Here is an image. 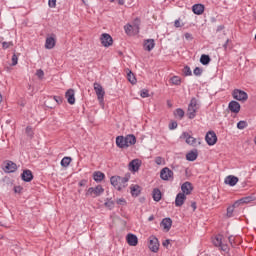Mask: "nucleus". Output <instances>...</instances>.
Here are the masks:
<instances>
[{"instance_id": "nucleus-54", "label": "nucleus", "mask_w": 256, "mask_h": 256, "mask_svg": "<svg viewBox=\"0 0 256 256\" xmlns=\"http://www.w3.org/2000/svg\"><path fill=\"white\" fill-rule=\"evenodd\" d=\"M184 37L187 41H193V35L189 32L185 33Z\"/></svg>"}, {"instance_id": "nucleus-14", "label": "nucleus", "mask_w": 256, "mask_h": 256, "mask_svg": "<svg viewBox=\"0 0 256 256\" xmlns=\"http://www.w3.org/2000/svg\"><path fill=\"white\" fill-rule=\"evenodd\" d=\"M225 185H229L230 187H235L237 183H239V178L233 175H229L224 180Z\"/></svg>"}, {"instance_id": "nucleus-11", "label": "nucleus", "mask_w": 256, "mask_h": 256, "mask_svg": "<svg viewBox=\"0 0 256 256\" xmlns=\"http://www.w3.org/2000/svg\"><path fill=\"white\" fill-rule=\"evenodd\" d=\"M126 241L130 247H137L139 238H137V235L129 233L126 236Z\"/></svg>"}, {"instance_id": "nucleus-21", "label": "nucleus", "mask_w": 256, "mask_h": 256, "mask_svg": "<svg viewBox=\"0 0 256 256\" xmlns=\"http://www.w3.org/2000/svg\"><path fill=\"white\" fill-rule=\"evenodd\" d=\"M144 51H153V49H155V40L153 39H147L144 40Z\"/></svg>"}, {"instance_id": "nucleus-39", "label": "nucleus", "mask_w": 256, "mask_h": 256, "mask_svg": "<svg viewBox=\"0 0 256 256\" xmlns=\"http://www.w3.org/2000/svg\"><path fill=\"white\" fill-rule=\"evenodd\" d=\"M172 85H181V77L179 76H173L171 79H170Z\"/></svg>"}, {"instance_id": "nucleus-44", "label": "nucleus", "mask_w": 256, "mask_h": 256, "mask_svg": "<svg viewBox=\"0 0 256 256\" xmlns=\"http://www.w3.org/2000/svg\"><path fill=\"white\" fill-rule=\"evenodd\" d=\"M235 204H233V206H229L227 208V217H233V211H235Z\"/></svg>"}, {"instance_id": "nucleus-26", "label": "nucleus", "mask_w": 256, "mask_h": 256, "mask_svg": "<svg viewBox=\"0 0 256 256\" xmlns=\"http://www.w3.org/2000/svg\"><path fill=\"white\" fill-rule=\"evenodd\" d=\"M56 40L54 36H50L46 38L45 49H53L55 47Z\"/></svg>"}, {"instance_id": "nucleus-42", "label": "nucleus", "mask_w": 256, "mask_h": 256, "mask_svg": "<svg viewBox=\"0 0 256 256\" xmlns=\"http://www.w3.org/2000/svg\"><path fill=\"white\" fill-rule=\"evenodd\" d=\"M247 125V121L241 120L237 123V128L243 130L246 129Z\"/></svg>"}, {"instance_id": "nucleus-59", "label": "nucleus", "mask_w": 256, "mask_h": 256, "mask_svg": "<svg viewBox=\"0 0 256 256\" xmlns=\"http://www.w3.org/2000/svg\"><path fill=\"white\" fill-rule=\"evenodd\" d=\"M174 27H177V28L181 27V21L175 20Z\"/></svg>"}, {"instance_id": "nucleus-28", "label": "nucleus", "mask_w": 256, "mask_h": 256, "mask_svg": "<svg viewBox=\"0 0 256 256\" xmlns=\"http://www.w3.org/2000/svg\"><path fill=\"white\" fill-rule=\"evenodd\" d=\"M110 183L113 187L117 189V191H121V184L119 182V176H112L110 178Z\"/></svg>"}, {"instance_id": "nucleus-17", "label": "nucleus", "mask_w": 256, "mask_h": 256, "mask_svg": "<svg viewBox=\"0 0 256 256\" xmlns=\"http://www.w3.org/2000/svg\"><path fill=\"white\" fill-rule=\"evenodd\" d=\"M181 191L184 195H191L193 184H191V182H184L181 186Z\"/></svg>"}, {"instance_id": "nucleus-34", "label": "nucleus", "mask_w": 256, "mask_h": 256, "mask_svg": "<svg viewBox=\"0 0 256 256\" xmlns=\"http://www.w3.org/2000/svg\"><path fill=\"white\" fill-rule=\"evenodd\" d=\"M132 197H139L141 195V187L139 185H134L130 187Z\"/></svg>"}, {"instance_id": "nucleus-29", "label": "nucleus", "mask_w": 256, "mask_h": 256, "mask_svg": "<svg viewBox=\"0 0 256 256\" xmlns=\"http://www.w3.org/2000/svg\"><path fill=\"white\" fill-rule=\"evenodd\" d=\"M197 157H199V153L197 152V150H191L186 154L187 161H196Z\"/></svg>"}, {"instance_id": "nucleus-61", "label": "nucleus", "mask_w": 256, "mask_h": 256, "mask_svg": "<svg viewBox=\"0 0 256 256\" xmlns=\"http://www.w3.org/2000/svg\"><path fill=\"white\" fill-rule=\"evenodd\" d=\"M191 207H192L193 211H195L197 209V203L196 202H192L191 203Z\"/></svg>"}, {"instance_id": "nucleus-25", "label": "nucleus", "mask_w": 256, "mask_h": 256, "mask_svg": "<svg viewBox=\"0 0 256 256\" xmlns=\"http://www.w3.org/2000/svg\"><path fill=\"white\" fill-rule=\"evenodd\" d=\"M124 138L126 139L127 147H131V145H135V143H137V138L133 134H128Z\"/></svg>"}, {"instance_id": "nucleus-43", "label": "nucleus", "mask_w": 256, "mask_h": 256, "mask_svg": "<svg viewBox=\"0 0 256 256\" xmlns=\"http://www.w3.org/2000/svg\"><path fill=\"white\" fill-rule=\"evenodd\" d=\"M105 207H107V209H114L115 207V202L113 200H107L105 203H104Z\"/></svg>"}, {"instance_id": "nucleus-56", "label": "nucleus", "mask_w": 256, "mask_h": 256, "mask_svg": "<svg viewBox=\"0 0 256 256\" xmlns=\"http://www.w3.org/2000/svg\"><path fill=\"white\" fill-rule=\"evenodd\" d=\"M169 129L173 130V129H177V122H172L169 124Z\"/></svg>"}, {"instance_id": "nucleus-7", "label": "nucleus", "mask_w": 256, "mask_h": 256, "mask_svg": "<svg viewBox=\"0 0 256 256\" xmlns=\"http://www.w3.org/2000/svg\"><path fill=\"white\" fill-rule=\"evenodd\" d=\"M149 249L152 253H157L159 251V239L155 236H150Z\"/></svg>"}, {"instance_id": "nucleus-62", "label": "nucleus", "mask_w": 256, "mask_h": 256, "mask_svg": "<svg viewBox=\"0 0 256 256\" xmlns=\"http://www.w3.org/2000/svg\"><path fill=\"white\" fill-rule=\"evenodd\" d=\"M227 45H229V39H227L226 42L223 44L224 49H227Z\"/></svg>"}, {"instance_id": "nucleus-1", "label": "nucleus", "mask_w": 256, "mask_h": 256, "mask_svg": "<svg viewBox=\"0 0 256 256\" xmlns=\"http://www.w3.org/2000/svg\"><path fill=\"white\" fill-rule=\"evenodd\" d=\"M197 109H199V107H197V98H192L187 109L188 118L195 119V117H197Z\"/></svg>"}, {"instance_id": "nucleus-51", "label": "nucleus", "mask_w": 256, "mask_h": 256, "mask_svg": "<svg viewBox=\"0 0 256 256\" xmlns=\"http://www.w3.org/2000/svg\"><path fill=\"white\" fill-rule=\"evenodd\" d=\"M53 99L58 105H61V103H63V97L61 96H54Z\"/></svg>"}, {"instance_id": "nucleus-23", "label": "nucleus", "mask_w": 256, "mask_h": 256, "mask_svg": "<svg viewBox=\"0 0 256 256\" xmlns=\"http://www.w3.org/2000/svg\"><path fill=\"white\" fill-rule=\"evenodd\" d=\"M192 11H193L194 15H203V12L205 11V5L194 4L192 6Z\"/></svg>"}, {"instance_id": "nucleus-37", "label": "nucleus", "mask_w": 256, "mask_h": 256, "mask_svg": "<svg viewBox=\"0 0 256 256\" xmlns=\"http://www.w3.org/2000/svg\"><path fill=\"white\" fill-rule=\"evenodd\" d=\"M124 31H125L126 35H137V33H135V31H133V26L130 24H127L124 26Z\"/></svg>"}, {"instance_id": "nucleus-20", "label": "nucleus", "mask_w": 256, "mask_h": 256, "mask_svg": "<svg viewBox=\"0 0 256 256\" xmlns=\"http://www.w3.org/2000/svg\"><path fill=\"white\" fill-rule=\"evenodd\" d=\"M180 139H186V143L188 145H195V143H197V139L189 135L187 132H183L182 135L180 136Z\"/></svg>"}, {"instance_id": "nucleus-58", "label": "nucleus", "mask_w": 256, "mask_h": 256, "mask_svg": "<svg viewBox=\"0 0 256 256\" xmlns=\"http://www.w3.org/2000/svg\"><path fill=\"white\" fill-rule=\"evenodd\" d=\"M171 243V241L169 239L165 240L162 245L163 247H169V244Z\"/></svg>"}, {"instance_id": "nucleus-33", "label": "nucleus", "mask_w": 256, "mask_h": 256, "mask_svg": "<svg viewBox=\"0 0 256 256\" xmlns=\"http://www.w3.org/2000/svg\"><path fill=\"white\" fill-rule=\"evenodd\" d=\"M126 73H127V79L129 83H131L132 85H135L137 83V78L135 77V74H133V72L129 69H126Z\"/></svg>"}, {"instance_id": "nucleus-52", "label": "nucleus", "mask_w": 256, "mask_h": 256, "mask_svg": "<svg viewBox=\"0 0 256 256\" xmlns=\"http://www.w3.org/2000/svg\"><path fill=\"white\" fill-rule=\"evenodd\" d=\"M117 205H127V200L125 198H120L116 200Z\"/></svg>"}, {"instance_id": "nucleus-40", "label": "nucleus", "mask_w": 256, "mask_h": 256, "mask_svg": "<svg viewBox=\"0 0 256 256\" xmlns=\"http://www.w3.org/2000/svg\"><path fill=\"white\" fill-rule=\"evenodd\" d=\"M183 74L185 75V77H191V75H193V72L191 71V67L185 66L183 68Z\"/></svg>"}, {"instance_id": "nucleus-9", "label": "nucleus", "mask_w": 256, "mask_h": 256, "mask_svg": "<svg viewBox=\"0 0 256 256\" xmlns=\"http://www.w3.org/2000/svg\"><path fill=\"white\" fill-rule=\"evenodd\" d=\"M253 201H256V197L251 195V196H246V197H243L239 200H237L235 203H234V207H239L240 205H244V204H247V203H251Z\"/></svg>"}, {"instance_id": "nucleus-24", "label": "nucleus", "mask_w": 256, "mask_h": 256, "mask_svg": "<svg viewBox=\"0 0 256 256\" xmlns=\"http://www.w3.org/2000/svg\"><path fill=\"white\" fill-rule=\"evenodd\" d=\"M172 225H173V220H171V218H164L161 221V226L165 229V231H171Z\"/></svg>"}, {"instance_id": "nucleus-8", "label": "nucleus", "mask_w": 256, "mask_h": 256, "mask_svg": "<svg viewBox=\"0 0 256 256\" xmlns=\"http://www.w3.org/2000/svg\"><path fill=\"white\" fill-rule=\"evenodd\" d=\"M205 141L210 146L215 145V143H217V134H215V131H208L205 136Z\"/></svg>"}, {"instance_id": "nucleus-36", "label": "nucleus", "mask_w": 256, "mask_h": 256, "mask_svg": "<svg viewBox=\"0 0 256 256\" xmlns=\"http://www.w3.org/2000/svg\"><path fill=\"white\" fill-rule=\"evenodd\" d=\"M200 63L202 65H209V63H211V57L209 55L202 54L200 57Z\"/></svg>"}, {"instance_id": "nucleus-27", "label": "nucleus", "mask_w": 256, "mask_h": 256, "mask_svg": "<svg viewBox=\"0 0 256 256\" xmlns=\"http://www.w3.org/2000/svg\"><path fill=\"white\" fill-rule=\"evenodd\" d=\"M5 169L8 173H15L17 171V164L13 161H8Z\"/></svg>"}, {"instance_id": "nucleus-2", "label": "nucleus", "mask_w": 256, "mask_h": 256, "mask_svg": "<svg viewBox=\"0 0 256 256\" xmlns=\"http://www.w3.org/2000/svg\"><path fill=\"white\" fill-rule=\"evenodd\" d=\"M105 193V189L101 185H97L96 187H90L87 192L86 196H93V197H99Z\"/></svg>"}, {"instance_id": "nucleus-57", "label": "nucleus", "mask_w": 256, "mask_h": 256, "mask_svg": "<svg viewBox=\"0 0 256 256\" xmlns=\"http://www.w3.org/2000/svg\"><path fill=\"white\" fill-rule=\"evenodd\" d=\"M85 185H87V180L83 179L79 182L80 187H85Z\"/></svg>"}, {"instance_id": "nucleus-18", "label": "nucleus", "mask_w": 256, "mask_h": 256, "mask_svg": "<svg viewBox=\"0 0 256 256\" xmlns=\"http://www.w3.org/2000/svg\"><path fill=\"white\" fill-rule=\"evenodd\" d=\"M65 97L70 105H75V90L68 89L65 93Z\"/></svg>"}, {"instance_id": "nucleus-32", "label": "nucleus", "mask_w": 256, "mask_h": 256, "mask_svg": "<svg viewBox=\"0 0 256 256\" xmlns=\"http://www.w3.org/2000/svg\"><path fill=\"white\" fill-rule=\"evenodd\" d=\"M172 171L178 175V177L185 172V167L183 165L174 164L172 165Z\"/></svg>"}, {"instance_id": "nucleus-30", "label": "nucleus", "mask_w": 256, "mask_h": 256, "mask_svg": "<svg viewBox=\"0 0 256 256\" xmlns=\"http://www.w3.org/2000/svg\"><path fill=\"white\" fill-rule=\"evenodd\" d=\"M152 197H153L154 201L159 203V201H161V197H162L161 190L159 188H154L152 191Z\"/></svg>"}, {"instance_id": "nucleus-35", "label": "nucleus", "mask_w": 256, "mask_h": 256, "mask_svg": "<svg viewBox=\"0 0 256 256\" xmlns=\"http://www.w3.org/2000/svg\"><path fill=\"white\" fill-rule=\"evenodd\" d=\"M141 27V20H139V18H136L134 21H133V25H132V29L134 31V33H139V29Z\"/></svg>"}, {"instance_id": "nucleus-12", "label": "nucleus", "mask_w": 256, "mask_h": 256, "mask_svg": "<svg viewBox=\"0 0 256 256\" xmlns=\"http://www.w3.org/2000/svg\"><path fill=\"white\" fill-rule=\"evenodd\" d=\"M228 109L231 111V113H239V111H241V104L235 100H232L228 104Z\"/></svg>"}, {"instance_id": "nucleus-6", "label": "nucleus", "mask_w": 256, "mask_h": 256, "mask_svg": "<svg viewBox=\"0 0 256 256\" xmlns=\"http://www.w3.org/2000/svg\"><path fill=\"white\" fill-rule=\"evenodd\" d=\"M213 245L215 247H220L221 251H227V249H228L227 244H223V236L222 235H217L213 239Z\"/></svg>"}, {"instance_id": "nucleus-64", "label": "nucleus", "mask_w": 256, "mask_h": 256, "mask_svg": "<svg viewBox=\"0 0 256 256\" xmlns=\"http://www.w3.org/2000/svg\"><path fill=\"white\" fill-rule=\"evenodd\" d=\"M155 217L153 215L149 216L148 221H153Z\"/></svg>"}, {"instance_id": "nucleus-16", "label": "nucleus", "mask_w": 256, "mask_h": 256, "mask_svg": "<svg viewBox=\"0 0 256 256\" xmlns=\"http://www.w3.org/2000/svg\"><path fill=\"white\" fill-rule=\"evenodd\" d=\"M128 167L130 171H132L133 173H137V171H139V168L141 167V161H139V159H134L129 163Z\"/></svg>"}, {"instance_id": "nucleus-19", "label": "nucleus", "mask_w": 256, "mask_h": 256, "mask_svg": "<svg viewBox=\"0 0 256 256\" xmlns=\"http://www.w3.org/2000/svg\"><path fill=\"white\" fill-rule=\"evenodd\" d=\"M22 181H25V183H31L33 181V172L31 170H24L21 174Z\"/></svg>"}, {"instance_id": "nucleus-45", "label": "nucleus", "mask_w": 256, "mask_h": 256, "mask_svg": "<svg viewBox=\"0 0 256 256\" xmlns=\"http://www.w3.org/2000/svg\"><path fill=\"white\" fill-rule=\"evenodd\" d=\"M193 74L196 76V77H201V75H203V69L202 68H199V67H196L193 71Z\"/></svg>"}, {"instance_id": "nucleus-55", "label": "nucleus", "mask_w": 256, "mask_h": 256, "mask_svg": "<svg viewBox=\"0 0 256 256\" xmlns=\"http://www.w3.org/2000/svg\"><path fill=\"white\" fill-rule=\"evenodd\" d=\"M11 45H12L11 42H2L3 49H9V47H11Z\"/></svg>"}, {"instance_id": "nucleus-53", "label": "nucleus", "mask_w": 256, "mask_h": 256, "mask_svg": "<svg viewBox=\"0 0 256 256\" xmlns=\"http://www.w3.org/2000/svg\"><path fill=\"white\" fill-rule=\"evenodd\" d=\"M156 165H163V158L161 156H158L155 158Z\"/></svg>"}, {"instance_id": "nucleus-47", "label": "nucleus", "mask_w": 256, "mask_h": 256, "mask_svg": "<svg viewBox=\"0 0 256 256\" xmlns=\"http://www.w3.org/2000/svg\"><path fill=\"white\" fill-rule=\"evenodd\" d=\"M18 61H19V56H17V54H13L12 55V67H15V65H17V63H18Z\"/></svg>"}, {"instance_id": "nucleus-60", "label": "nucleus", "mask_w": 256, "mask_h": 256, "mask_svg": "<svg viewBox=\"0 0 256 256\" xmlns=\"http://www.w3.org/2000/svg\"><path fill=\"white\" fill-rule=\"evenodd\" d=\"M228 240L231 245H233V243H235V239L233 238V236L228 237Z\"/></svg>"}, {"instance_id": "nucleus-49", "label": "nucleus", "mask_w": 256, "mask_h": 256, "mask_svg": "<svg viewBox=\"0 0 256 256\" xmlns=\"http://www.w3.org/2000/svg\"><path fill=\"white\" fill-rule=\"evenodd\" d=\"M26 134H27L28 137H30V139H32V137H33V135H34V133H33V128L27 126V127H26Z\"/></svg>"}, {"instance_id": "nucleus-5", "label": "nucleus", "mask_w": 256, "mask_h": 256, "mask_svg": "<svg viewBox=\"0 0 256 256\" xmlns=\"http://www.w3.org/2000/svg\"><path fill=\"white\" fill-rule=\"evenodd\" d=\"M100 41L103 47H111V45H113V37L108 33H103L100 37Z\"/></svg>"}, {"instance_id": "nucleus-3", "label": "nucleus", "mask_w": 256, "mask_h": 256, "mask_svg": "<svg viewBox=\"0 0 256 256\" xmlns=\"http://www.w3.org/2000/svg\"><path fill=\"white\" fill-rule=\"evenodd\" d=\"M232 97L233 99H236V101H247V99H249L247 92L241 89H234L232 92Z\"/></svg>"}, {"instance_id": "nucleus-13", "label": "nucleus", "mask_w": 256, "mask_h": 256, "mask_svg": "<svg viewBox=\"0 0 256 256\" xmlns=\"http://www.w3.org/2000/svg\"><path fill=\"white\" fill-rule=\"evenodd\" d=\"M187 199V196L184 193H178L176 195V199H175V206L176 207H183L185 201Z\"/></svg>"}, {"instance_id": "nucleus-46", "label": "nucleus", "mask_w": 256, "mask_h": 256, "mask_svg": "<svg viewBox=\"0 0 256 256\" xmlns=\"http://www.w3.org/2000/svg\"><path fill=\"white\" fill-rule=\"evenodd\" d=\"M140 97H142L143 99H146L147 97H149V90H147V89L141 90Z\"/></svg>"}, {"instance_id": "nucleus-48", "label": "nucleus", "mask_w": 256, "mask_h": 256, "mask_svg": "<svg viewBox=\"0 0 256 256\" xmlns=\"http://www.w3.org/2000/svg\"><path fill=\"white\" fill-rule=\"evenodd\" d=\"M36 76L38 77V79H43L45 77V72L42 69H38L36 71Z\"/></svg>"}, {"instance_id": "nucleus-38", "label": "nucleus", "mask_w": 256, "mask_h": 256, "mask_svg": "<svg viewBox=\"0 0 256 256\" xmlns=\"http://www.w3.org/2000/svg\"><path fill=\"white\" fill-rule=\"evenodd\" d=\"M71 161H72L71 157H64V158L61 160L60 165H61L62 167H69V165H71Z\"/></svg>"}, {"instance_id": "nucleus-15", "label": "nucleus", "mask_w": 256, "mask_h": 256, "mask_svg": "<svg viewBox=\"0 0 256 256\" xmlns=\"http://www.w3.org/2000/svg\"><path fill=\"white\" fill-rule=\"evenodd\" d=\"M129 179H131V174L127 173L124 177L118 176V181L120 182V191L127 187V183H129Z\"/></svg>"}, {"instance_id": "nucleus-63", "label": "nucleus", "mask_w": 256, "mask_h": 256, "mask_svg": "<svg viewBox=\"0 0 256 256\" xmlns=\"http://www.w3.org/2000/svg\"><path fill=\"white\" fill-rule=\"evenodd\" d=\"M118 1V5H125V0H117Z\"/></svg>"}, {"instance_id": "nucleus-50", "label": "nucleus", "mask_w": 256, "mask_h": 256, "mask_svg": "<svg viewBox=\"0 0 256 256\" xmlns=\"http://www.w3.org/2000/svg\"><path fill=\"white\" fill-rule=\"evenodd\" d=\"M48 6L51 9H55V7H57V0H48Z\"/></svg>"}, {"instance_id": "nucleus-10", "label": "nucleus", "mask_w": 256, "mask_h": 256, "mask_svg": "<svg viewBox=\"0 0 256 256\" xmlns=\"http://www.w3.org/2000/svg\"><path fill=\"white\" fill-rule=\"evenodd\" d=\"M173 177V170L169 169L168 167H165L160 172V178L163 181H169Z\"/></svg>"}, {"instance_id": "nucleus-31", "label": "nucleus", "mask_w": 256, "mask_h": 256, "mask_svg": "<svg viewBox=\"0 0 256 256\" xmlns=\"http://www.w3.org/2000/svg\"><path fill=\"white\" fill-rule=\"evenodd\" d=\"M93 179L96 181V183H101L105 179V174L101 171H96L93 174Z\"/></svg>"}, {"instance_id": "nucleus-41", "label": "nucleus", "mask_w": 256, "mask_h": 256, "mask_svg": "<svg viewBox=\"0 0 256 256\" xmlns=\"http://www.w3.org/2000/svg\"><path fill=\"white\" fill-rule=\"evenodd\" d=\"M175 116L179 117V119H183V117H185V111H183L181 108H178L175 111Z\"/></svg>"}, {"instance_id": "nucleus-4", "label": "nucleus", "mask_w": 256, "mask_h": 256, "mask_svg": "<svg viewBox=\"0 0 256 256\" xmlns=\"http://www.w3.org/2000/svg\"><path fill=\"white\" fill-rule=\"evenodd\" d=\"M94 91L98 97V101H100V103H103V101L105 99V90H103V86H101V84L95 82L94 83Z\"/></svg>"}, {"instance_id": "nucleus-22", "label": "nucleus", "mask_w": 256, "mask_h": 256, "mask_svg": "<svg viewBox=\"0 0 256 256\" xmlns=\"http://www.w3.org/2000/svg\"><path fill=\"white\" fill-rule=\"evenodd\" d=\"M116 145L119 147V149H127L128 146L125 136H118L116 138Z\"/></svg>"}]
</instances>
